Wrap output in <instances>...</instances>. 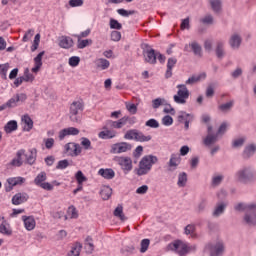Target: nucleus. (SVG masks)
<instances>
[{"mask_svg":"<svg viewBox=\"0 0 256 256\" xmlns=\"http://www.w3.org/2000/svg\"><path fill=\"white\" fill-rule=\"evenodd\" d=\"M235 211H244V223L249 227L256 226V203L245 204L243 202L238 203L234 207Z\"/></svg>","mask_w":256,"mask_h":256,"instance_id":"1","label":"nucleus"},{"mask_svg":"<svg viewBox=\"0 0 256 256\" xmlns=\"http://www.w3.org/2000/svg\"><path fill=\"white\" fill-rule=\"evenodd\" d=\"M157 161H159L157 156H153V155L143 156L138 164V168L134 169V173L138 175V177H143V175H148L151 169H153V165H155Z\"/></svg>","mask_w":256,"mask_h":256,"instance_id":"2","label":"nucleus"},{"mask_svg":"<svg viewBox=\"0 0 256 256\" xmlns=\"http://www.w3.org/2000/svg\"><path fill=\"white\" fill-rule=\"evenodd\" d=\"M167 251H172L173 253H177L179 256H185L187 253L191 251V247L187 242H183V240H174L173 242L167 245Z\"/></svg>","mask_w":256,"mask_h":256,"instance_id":"3","label":"nucleus"},{"mask_svg":"<svg viewBox=\"0 0 256 256\" xmlns=\"http://www.w3.org/2000/svg\"><path fill=\"white\" fill-rule=\"evenodd\" d=\"M83 109H85V104L82 100L73 101L70 104L69 108V119L72 123H81L80 113H83Z\"/></svg>","mask_w":256,"mask_h":256,"instance_id":"4","label":"nucleus"},{"mask_svg":"<svg viewBox=\"0 0 256 256\" xmlns=\"http://www.w3.org/2000/svg\"><path fill=\"white\" fill-rule=\"evenodd\" d=\"M240 183H251L256 181V173L251 168H244L237 173Z\"/></svg>","mask_w":256,"mask_h":256,"instance_id":"5","label":"nucleus"},{"mask_svg":"<svg viewBox=\"0 0 256 256\" xmlns=\"http://www.w3.org/2000/svg\"><path fill=\"white\" fill-rule=\"evenodd\" d=\"M142 49L144 61L150 63V65H155V63H157V53H155V49L151 48L149 44H144Z\"/></svg>","mask_w":256,"mask_h":256,"instance_id":"6","label":"nucleus"},{"mask_svg":"<svg viewBox=\"0 0 256 256\" xmlns=\"http://www.w3.org/2000/svg\"><path fill=\"white\" fill-rule=\"evenodd\" d=\"M114 161H116V163L120 165L124 173H129V171H133V160L131 159V157L117 156L114 158Z\"/></svg>","mask_w":256,"mask_h":256,"instance_id":"7","label":"nucleus"},{"mask_svg":"<svg viewBox=\"0 0 256 256\" xmlns=\"http://www.w3.org/2000/svg\"><path fill=\"white\" fill-rule=\"evenodd\" d=\"M45 181H47V173L45 172H40L34 179V183L37 187H41V189L45 191H53V185Z\"/></svg>","mask_w":256,"mask_h":256,"instance_id":"8","label":"nucleus"},{"mask_svg":"<svg viewBox=\"0 0 256 256\" xmlns=\"http://www.w3.org/2000/svg\"><path fill=\"white\" fill-rule=\"evenodd\" d=\"M178 92L177 95H174V101L175 103H178L180 105L185 104V99H189V90L187 89V86L185 84H179L177 86Z\"/></svg>","mask_w":256,"mask_h":256,"instance_id":"9","label":"nucleus"},{"mask_svg":"<svg viewBox=\"0 0 256 256\" xmlns=\"http://www.w3.org/2000/svg\"><path fill=\"white\" fill-rule=\"evenodd\" d=\"M127 121H130V123H135V117L129 118V116H124L118 121L108 120L106 125L108 127H112L113 129H122V127H125V125H127Z\"/></svg>","mask_w":256,"mask_h":256,"instance_id":"10","label":"nucleus"},{"mask_svg":"<svg viewBox=\"0 0 256 256\" xmlns=\"http://www.w3.org/2000/svg\"><path fill=\"white\" fill-rule=\"evenodd\" d=\"M208 249L210 256H223V253H225V243L218 241L215 244H208Z\"/></svg>","mask_w":256,"mask_h":256,"instance_id":"11","label":"nucleus"},{"mask_svg":"<svg viewBox=\"0 0 256 256\" xmlns=\"http://www.w3.org/2000/svg\"><path fill=\"white\" fill-rule=\"evenodd\" d=\"M132 147L133 146L127 142H119L112 145L110 152L114 154L127 153V151H131Z\"/></svg>","mask_w":256,"mask_h":256,"instance_id":"12","label":"nucleus"},{"mask_svg":"<svg viewBox=\"0 0 256 256\" xmlns=\"http://www.w3.org/2000/svg\"><path fill=\"white\" fill-rule=\"evenodd\" d=\"M64 147L70 157H79L81 155V146L75 142H69Z\"/></svg>","mask_w":256,"mask_h":256,"instance_id":"13","label":"nucleus"},{"mask_svg":"<svg viewBox=\"0 0 256 256\" xmlns=\"http://www.w3.org/2000/svg\"><path fill=\"white\" fill-rule=\"evenodd\" d=\"M207 133H208V135L204 139V145L206 147H210V145H215V143H217V140L219 139V136L217 134H212L213 126L208 125Z\"/></svg>","mask_w":256,"mask_h":256,"instance_id":"14","label":"nucleus"},{"mask_svg":"<svg viewBox=\"0 0 256 256\" xmlns=\"http://www.w3.org/2000/svg\"><path fill=\"white\" fill-rule=\"evenodd\" d=\"M58 45L61 47V49H71L73 45H75V42H73V38L69 36H60L58 38Z\"/></svg>","mask_w":256,"mask_h":256,"instance_id":"15","label":"nucleus"},{"mask_svg":"<svg viewBox=\"0 0 256 256\" xmlns=\"http://www.w3.org/2000/svg\"><path fill=\"white\" fill-rule=\"evenodd\" d=\"M80 133L78 128L75 127H68V128H64L59 132V140L63 141V139H65L67 136L69 135H78Z\"/></svg>","mask_w":256,"mask_h":256,"instance_id":"16","label":"nucleus"},{"mask_svg":"<svg viewBox=\"0 0 256 256\" xmlns=\"http://www.w3.org/2000/svg\"><path fill=\"white\" fill-rule=\"evenodd\" d=\"M181 163V156L179 154H171L170 160L168 162L169 171H175L179 164Z\"/></svg>","mask_w":256,"mask_h":256,"instance_id":"17","label":"nucleus"},{"mask_svg":"<svg viewBox=\"0 0 256 256\" xmlns=\"http://www.w3.org/2000/svg\"><path fill=\"white\" fill-rule=\"evenodd\" d=\"M104 131L98 133L99 139H113L117 137V132L115 130H108L107 126L103 127Z\"/></svg>","mask_w":256,"mask_h":256,"instance_id":"18","label":"nucleus"},{"mask_svg":"<svg viewBox=\"0 0 256 256\" xmlns=\"http://www.w3.org/2000/svg\"><path fill=\"white\" fill-rule=\"evenodd\" d=\"M22 221L27 231H33L35 229L36 222L33 216H22Z\"/></svg>","mask_w":256,"mask_h":256,"instance_id":"19","label":"nucleus"},{"mask_svg":"<svg viewBox=\"0 0 256 256\" xmlns=\"http://www.w3.org/2000/svg\"><path fill=\"white\" fill-rule=\"evenodd\" d=\"M29 199V195L26 193H17L12 197V204L13 205H21L22 203L27 202Z\"/></svg>","mask_w":256,"mask_h":256,"instance_id":"20","label":"nucleus"},{"mask_svg":"<svg viewBox=\"0 0 256 256\" xmlns=\"http://www.w3.org/2000/svg\"><path fill=\"white\" fill-rule=\"evenodd\" d=\"M24 157L26 158L25 163L27 165H35V161H37V148L29 150V154H25Z\"/></svg>","mask_w":256,"mask_h":256,"instance_id":"21","label":"nucleus"},{"mask_svg":"<svg viewBox=\"0 0 256 256\" xmlns=\"http://www.w3.org/2000/svg\"><path fill=\"white\" fill-rule=\"evenodd\" d=\"M98 175H100L101 177H103L104 179H114L115 178V170L111 169V168H101L98 171Z\"/></svg>","mask_w":256,"mask_h":256,"instance_id":"22","label":"nucleus"},{"mask_svg":"<svg viewBox=\"0 0 256 256\" xmlns=\"http://www.w3.org/2000/svg\"><path fill=\"white\" fill-rule=\"evenodd\" d=\"M225 209H227V202H218L212 213L213 217H221L225 213Z\"/></svg>","mask_w":256,"mask_h":256,"instance_id":"23","label":"nucleus"},{"mask_svg":"<svg viewBox=\"0 0 256 256\" xmlns=\"http://www.w3.org/2000/svg\"><path fill=\"white\" fill-rule=\"evenodd\" d=\"M177 65V59L176 58H169L167 62V70L165 73L166 79H170V77H173V67Z\"/></svg>","mask_w":256,"mask_h":256,"instance_id":"24","label":"nucleus"},{"mask_svg":"<svg viewBox=\"0 0 256 256\" xmlns=\"http://www.w3.org/2000/svg\"><path fill=\"white\" fill-rule=\"evenodd\" d=\"M241 36H239V34H234L231 36L230 40H229V44L230 47L232 49H239V47H241Z\"/></svg>","mask_w":256,"mask_h":256,"instance_id":"25","label":"nucleus"},{"mask_svg":"<svg viewBox=\"0 0 256 256\" xmlns=\"http://www.w3.org/2000/svg\"><path fill=\"white\" fill-rule=\"evenodd\" d=\"M210 7L214 13L223 11V2L221 0H209Z\"/></svg>","mask_w":256,"mask_h":256,"instance_id":"26","label":"nucleus"},{"mask_svg":"<svg viewBox=\"0 0 256 256\" xmlns=\"http://www.w3.org/2000/svg\"><path fill=\"white\" fill-rule=\"evenodd\" d=\"M100 195L103 201H108V199H111V195H113V189L109 186H103Z\"/></svg>","mask_w":256,"mask_h":256,"instance_id":"27","label":"nucleus"},{"mask_svg":"<svg viewBox=\"0 0 256 256\" xmlns=\"http://www.w3.org/2000/svg\"><path fill=\"white\" fill-rule=\"evenodd\" d=\"M84 249L87 255H91L93 251H95V245L93 244V238H91V236H87V238L85 239Z\"/></svg>","mask_w":256,"mask_h":256,"instance_id":"28","label":"nucleus"},{"mask_svg":"<svg viewBox=\"0 0 256 256\" xmlns=\"http://www.w3.org/2000/svg\"><path fill=\"white\" fill-rule=\"evenodd\" d=\"M255 152L256 146L254 144H250L245 147L242 156L244 159H249V157H253V155H255Z\"/></svg>","mask_w":256,"mask_h":256,"instance_id":"29","label":"nucleus"},{"mask_svg":"<svg viewBox=\"0 0 256 256\" xmlns=\"http://www.w3.org/2000/svg\"><path fill=\"white\" fill-rule=\"evenodd\" d=\"M114 217H117V219H120V221H127V217L123 213V205L119 204L114 212H113Z\"/></svg>","mask_w":256,"mask_h":256,"instance_id":"30","label":"nucleus"},{"mask_svg":"<svg viewBox=\"0 0 256 256\" xmlns=\"http://www.w3.org/2000/svg\"><path fill=\"white\" fill-rule=\"evenodd\" d=\"M224 47H225V44L222 41L217 42L215 53L218 59H223L225 57Z\"/></svg>","mask_w":256,"mask_h":256,"instance_id":"31","label":"nucleus"},{"mask_svg":"<svg viewBox=\"0 0 256 256\" xmlns=\"http://www.w3.org/2000/svg\"><path fill=\"white\" fill-rule=\"evenodd\" d=\"M151 139H153L151 135L146 136L145 134H143V132L138 130L135 141H137L138 143H147L151 141Z\"/></svg>","mask_w":256,"mask_h":256,"instance_id":"32","label":"nucleus"},{"mask_svg":"<svg viewBox=\"0 0 256 256\" xmlns=\"http://www.w3.org/2000/svg\"><path fill=\"white\" fill-rule=\"evenodd\" d=\"M22 122L25 124V126H24V131H27V132H29V131H31V129H33V119H31L30 117H29V115H24L23 117H22Z\"/></svg>","mask_w":256,"mask_h":256,"instance_id":"33","label":"nucleus"},{"mask_svg":"<svg viewBox=\"0 0 256 256\" xmlns=\"http://www.w3.org/2000/svg\"><path fill=\"white\" fill-rule=\"evenodd\" d=\"M110 65H111V63L107 59L99 58L96 60L97 68L102 69V71H105V69H109Z\"/></svg>","mask_w":256,"mask_h":256,"instance_id":"34","label":"nucleus"},{"mask_svg":"<svg viewBox=\"0 0 256 256\" xmlns=\"http://www.w3.org/2000/svg\"><path fill=\"white\" fill-rule=\"evenodd\" d=\"M17 121L15 120H10L5 126H4V131L5 133H13V131H17Z\"/></svg>","mask_w":256,"mask_h":256,"instance_id":"35","label":"nucleus"},{"mask_svg":"<svg viewBox=\"0 0 256 256\" xmlns=\"http://www.w3.org/2000/svg\"><path fill=\"white\" fill-rule=\"evenodd\" d=\"M235 101H229L227 103L221 104L218 106L219 111H222V113H229L231 109H233Z\"/></svg>","mask_w":256,"mask_h":256,"instance_id":"36","label":"nucleus"},{"mask_svg":"<svg viewBox=\"0 0 256 256\" xmlns=\"http://www.w3.org/2000/svg\"><path fill=\"white\" fill-rule=\"evenodd\" d=\"M21 77L25 83H33V81H35V76L31 74V72L29 71V68H26L24 70V75Z\"/></svg>","mask_w":256,"mask_h":256,"instance_id":"37","label":"nucleus"},{"mask_svg":"<svg viewBox=\"0 0 256 256\" xmlns=\"http://www.w3.org/2000/svg\"><path fill=\"white\" fill-rule=\"evenodd\" d=\"M7 181L9 185H11L12 187H15L17 185H23V183H25V178L14 177V178H9Z\"/></svg>","mask_w":256,"mask_h":256,"instance_id":"38","label":"nucleus"},{"mask_svg":"<svg viewBox=\"0 0 256 256\" xmlns=\"http://www.w3.org/2000/svg\"><path fill=\"white\" fill-rule=\"evenodd\" d=\"M138 130L137 129H130L124 134V139L129 141H135L137 137Z\"/></svg>","mask_w":256,"mask_h":256,"instance_id":"39","label":"nucleus"},{"mask_svg":"<svg viewBox=\"0 0 256 256\" xmlns=\"http://www.w3.org/2000/svg\"><path fill=\"white\" fill-rule=\"evenodd\" d=\"M167 105V100L165 98H156L152 100V108L159 109V107Z\"/></svg>","mask_w":256,"mask_h":256,"instance_id":"40","label":"nucleus"},{"mask_svg":"<svg viewBox=\"0 0 256 256\" xmlns=\"http://www.w3.org/2000/svg\"><path fill=\"white\" fill-rule=\"evenodd\" d=\"M89 45H93V40L91 39L81 40V38H78V43H77L78 49H85V47H89Z\"/></svg>","mask_w":256,"mask_h":256,"instance_id":"41","label":"nucleus"},{"mask_svg":"<svg viewBox=\"0 0 256 256\" xmlns=\"http://www.w3.org/2000/svg\"><path fill=\"white\" fill-rule=\"evenodd\" d=\"M178 187H185L187 185V173L182 172L178 175Z\"/></svg>","mask_w":256,"mask_h":256,"instance_id":"42","label":"nucleus"},{"mask_svg":"<svg viewBox=\"0 0 256 256\" xmlns=\"http://www.w3.org/2000/svg\"><path fill=\"white\" fill-rule=\"evenodd\" d=\"M9 67V63H5L0 66V77L1 79H4V81H7V71H9Z\"/></svg>","mask_w":256,"mask_h":256,"instance_id":"43","label":"nucleus"},{"mask_svg":"<svg viewBox=\"0 0 256 256\" xmlns=\"http://www.w3.org/2000/svg\"><path fill=\"white\" fill-rule=\"evenodd\" d=\"M193 53L196 57H203V48L197 42H193Z\"/></svg>","mask_w":256,"mask_h":256,"instance_id":"44","label":"nucleus"},{"mask_svg":"<svg viewBox=\"0 0 256 256\" xmlns=\"http://www.w3.org/2000/svg\"><path fill=\"white\" fill-rule=\"evenodd\" d=\"M75 179H76L78 185H83V183H85V181H87V177L83 174V172L81 170L76 172Z\"/></svg>","mask_w":256,"mask_h":256,"instance_id":"45","label":"nucleus"},{"mask_svg":"<svg viewBox=\"0 0 256 256\" xmlns=\"http://www.w3.org/2000/svg\"><path fill=\"white\" fill-rule=\"evenodd\" d=\"M67 215L70 217V219H77L79 217V214L77 213V208L75 206H70L67 210Z\"/></svg>","mask_w":256,"mask_h":256,"instance_id":"46","label":"nucleus"},{"mask_svg":"<svg viewBox=\"0 0 256 256\" xmlns=\"http://www.w3.org/2000/svg\"><path fill=\"white\" fill-rule=\"evenodd\" d=\"M125 106L128 112H130L131 115L137 114V105L133 104L131 102H125Z\"/></svg>","mask_w":256,"mask_h":256,"instance_id":"47","label":"nucleus"},{"mask_svg":"<svg viewBox=\"0 0 256 256\" xmlns=\"http://www.w3.org/2000/svg\"><path fill=\"white\" fill-rule=\"evenodd\" d=\"M151 244V240L149 239H143L141 241V248H140V253H146L147 249H149V245Z\"/></svg>","mask_w":256,"mask_h":256,"instance_id":"48","label":"nucleus"},{"mask_svg":"<svg viewBox=\"0 0 256 256\" xmlns=\"http://www.w3.org/2000/svg\"><path fill=\"white\" fill-rule=\"evenodd\" d=\"M146 127H151V129H159V122L156 119H149L145 123Z\"/></svg>","mask_w":256,"mask_h":256,"instance_id":"49","label":"nucleus"},{"mask_svg":"<svg viewBox=\"0 0 256 256\" xmlns=\"http://www.w3.org/2000/svg\"><path fill=\"white\" fill-rule=\"evenodd\" d=\"M117 13H118V15H121L122 17H129V15H135V13H137V11H135V10L127 11V10L121 8V9L117 10Z\"/></svg>","mask_w":256,"mask_h":256,"instance_id":"50","label":"nucleus"},{"mask_svg":"<svg viewBox=\"0 0 256 256\" xmlns=\"http://www.w3.org/2000/svg\"><path fill=\"white\" fill-rule=\"evenodd\" d=\"M227 127H228V124L227 122H223L219 128H218V131L216 132V135L219 137V135L223 136L225 135V133H227Z\"/></svg>","mask_w":256,"mask_h":256,"instance_id":"51","label":"nucleus"},{"mask_svg":"<svg viewBox=\"0 0 256 256\" xmlns=\"http://www.w3.org/2000/svg\"><path fill=\"white\" fill-rule=\"evenodd\" d=\"M83 248V245L81 243H76L74 247H72L71 254L74 256L81 255V249Z\"/></svg>","mask_w":256,"mask_h":256,"instance_id":"52","label":"nucleus"},{"mask_svg":"<svg viewBox=\"0 0 256 256\" xmlns=\"http://www.w3.org/2000/svg\"><path fill=\"white\" fill-rule=\"evenodd\" d=\"M243 145H245V138H238L232 142L234 149H239V147H243Z\"/></svg>","mask_w":256,"mask_h":256,"instance_id":"53","label":"nucleus"},{"mask_svg":"<svg viewBox=\"0 0 256 256\" xmlns=\"http://www.w3.org/2000/svg\"><path fill=\"white\" fill-rule=\"evenodd\" d=\"M207 79V73L201 72L198 75L193 76V83H199V81H205Z\"/></svg>","mask_w":256,"mask_h":256,"instance_id":"54","label":"nucleus"},{"mask_svg":"<svg viewBox=\"0 0 256 256\" xmlns=\"http://www.w3.org/2000/svg\"><path fill=\"white\" fill-rule=\"evenodd\" d=\"M79 63H81V58H79V56H72L69 58L70 67H77Z\"/></svg>","mask_w":256,"mask_h":256,"instance_id":"55","label":"nucleus"},{"mask_svg":"<svg viewBox=\"0 0 256 256\" xmlns=\"http://www.w3.org/2000/svg\"><path fill=\"white\" fill-rule=\"evenodd\" d=\"M6 103H7L8 109H13L17 107V105H19V102L17 101L16 96H13L12 98H10Z\"/></svg>","mask_w":256,"mask_h":256,"instance_id":"56","label":"nucleus"},{"mask_svg":"<svg viewBox=\"0 0 256 256\" xmlns=\"http://www.w3.org/2000/svg\"><path fill=\"white\" fill-rule=\"evenodd\" d=\"M43 55H45V51L40 52V53L34 58V63H35V65H39L40 67H43Z\"/></svg>","mask_w":256,"mask_h":256,"instance_id":"57","label":"nucleus"},{"mask_svg":"<svg viewBox=\"0 0 256 256\" xmlns=\"http://www.w3.org/2000/svg\"><path fill=\"white\" fill-rule=\"evenodd\" d=\"M162 124L165 125V127H171L173 125V117L170 115H166L162 118Z\"/></svg>","mask_w":256,"mask_h":256,"instance_id":"58","label":"nucleus"},{"mask_svg":"<svg viewBox=\"0 0 256 256\" xmlns=\"http://www.w3.org/2000/svg\"><path fill=\"white\" fill-rule=\"evenodd\" d=\"M123 28V25H121V23H119V21L115 20V19H110V29H117L120 30Z\"/></svg>","mask_w":256,"mask_h":256,"instance_id":"59","label":"nucleus"},{"mask_svg":"<svg viewBox=\"0 0 256 256\" xmlns=\"http://www.w3.org/2000/svg\"><path fill=\"white\" fill-rule=\"evenodd\" d=\"M44 145L46 149H53V146L55 145V139L53 138H44Z\"/></svg>","mask_w":256,"mask_h":256,"instance_id":"60","label":"nucleus"},{"mask_svg":"<svg viewBox=\"0 0 256 256\" xmlns=\"http://www.w3.org/2000/svg\"><path fill=\"white\" fill-rule=\"evenodd\" d=\"M81 145H82V147H84V149L89 150V149H91V140H89V138L82 137Z\"/></svg>","mask_w":256,"mask_h":256,"instance_id":"61","label":"nucleus"},{"mask_svg":"<svg viewBox=\"0 0 256 256\" xmlns=\"http://www.w3.org/2000/svg\"><path fill=\"white\" fill-rule=\"evenodd\" d=\"M69 167V160H60L56 166V169H67Z\"/></svg>","mask_w":256,"mask_h":256,"instance_id":"62","label":"nucleus"},{"mask_svg":"<svg viewBox=\"0 0 256 256\" xmlns=\"http://www.w3.org/2000/svg\"><path fill=\"white\" fill-rule=\"evenodd\" d=\"M110 37H111V41H115V42L121 41V32L112 31Z\"/></svg>","mask_w":256,"mask_h":256,"instance_id":"63","label":"nucleus"},{"mask_svg":"<svg viewBox=\"0 0 256 256\" xmlns=\"http://www.w3.org/2000/svg\"><path fill=\"white\" fill-rule=\"evenodd\" d=\"M213 15L208 14L206 15L203 19H202V23H204V25H213Z\"/></svg>","mask_w":256,"mask_h":256,"instance_id":"64","label":"nucleus"}]
</instances>
